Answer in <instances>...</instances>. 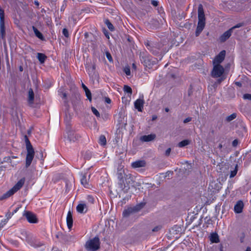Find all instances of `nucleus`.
<instances>
[{
    "label": "nucleus",
    "instance_id": "nucleus-39",
    "mask_svg": "<svg viewBox=\"0 0 251 251\" xmlns=\"http://www.w3.org/2000/svg\"><path fill=\"white\" fill-rule=\"evenodd\" d=\"M192 120V118L191 117H188L186 119H185L183 121L184 123H187L191 121Z\"/></svg>",
    "mask_w": 251,
    "mask_h": 251
},
{
    "label": "nucleus",
    "instance_id": "nucleus-46",
    "mask_svg": "<svg viewBox=\"0 0 251 251\" xmlns=\"http://www.w3.org/2000/svg\"><path fill=\"white\" fill-rule=\"evenodd\" d=\"M156 119H157V116H156V115H153V116H152V121H154V120H155Z\"/></svg>",
    "mask_w": 251,
    "mask_h": 251
},
{
    "label": "nucleus",
    "instance_id": "nucleus-30",
    "mask_svg": "<svg viewBox=\"0 0 251 251\" xmlns=\"http://www.w3.org/2000/svg\"><path fill=\"white\" fill-rule=\"evenodd\" d=\"M124 90L125 92L129 93L130 94H132V89L131 88L127 86V85H125L124 87Z\"/></svg>",
    "mask_w": 251,
    "mask_h": 251
},
{
    "label": "nucleus",
    "instance_id": "nucleus-17",
    "mask_svg": "<svg viewBox=\"0 0 251 251\" xmlns=\"http://www.w3.org/2000/svg\"><path fill=\"white\" fill-rule=\"evenodd\" d=\"M144 100L141 99H137L134 102V106L136 109L139 111H142L143 108Z\"/></svg>",
    "mask_w": 251,
    "mask_h": 251
},
{
    "label": "nucleus",
    "instance_id": "nucleus-35",
    "mask_svg": "<svg viewBox=\"0 0 251 251\" xmlns=\"http://www.w3.org/2000/svg\"><path fill=\"white\" fill-rule=\"evenodd\" d=\"M62 33H63V35H64L66 37H69V32H68V30H67L66 28H64V29H63Z\"/></svg>",
    "mask_w": 251,
    "mask_h": 251
},
{
    "label": "nucleus",
    "instance_id": "nucleus-31",
    "mask_svg": "<svg viewBox=\"0 0 251 251\" xmlns=\"http://www.w3.org/2000/svg\"><path fill=\"white\" fill-rule=\"evenodd\" d=\"M43 245V244L42 243H41L40 242H39L37 240H35L34 243L33 244H32V245L35 248H37V247H41Z\"/></svg>",
    "mask_w": 251,
    "mask_h": 251
},
{
    "label": "nucleus",
    "instance_id": "nucleus-2",
    "mask_svg": "<svg viewBox=\"0 0 251 251\" xmlns=\"http://www.w3.org/2000/svg\"><path fill=\"white\" fill-rule=\"evenodd\" d=\"M25 178H21L11 189H10L1 196L0 200L7 199L13 195L15 192L18 191L22 187L25 183Z\"/></svg>",
    "mask_w": 251,
    "mask_h": 251
},
{
    "label": "nucleus",
    "instance_id": "nucleus-32",
    "mask_svg": "<svg viewBox=\"0 0 251 251\" xmlns=\"http://www.w3.org/2000/svg\"><path fill=\"white\" fill-rule=\"evenodd\" d=\"M92 111L94 115H95L97 117H99L100 116V114L99 111L94 107L91 108Z\"/></svg>",
    "mask_w": 251,
    "mask_h": 251
},
{
    "label": "nucleus",
    "instance_id": "nucleus-51",
    "mask_svg": "<svg viewBox=\"0 0 251 251\" xmlns=\"http://www.w3.org/2000/svg\"><path fill=\"white\" fill-rule=\"evenodd\" d=\"M245 251H251V248L249 247H247Z\"/></svg>",
    "mask_w": 251,
    "mask_h": 251
},
{
    "label": "nucleus",
    "instance_id": "nucleus-25",
    "mask_svg": "<svg viewBox=\"0 0 251 251\" xmlns=\"http://www.w3.org/2000/svg\"><path fill=\"white\" fill-rule=\"evenodd\" d=\"M191 141L189 140H184L178 144V147L182 148L190 144Z\"/></svg>",
    "mask_w": 251,
    "mask_h": 251
},
{
    "label": "nucleus",
    "instance_id": "nucleus-12",
    "mask_svg": "<svg viewBox=\"0 0 251 251\" xmlns=\"http://www.w3.org/2000/svg\"><path fill=\"white\" fill-rule=\"evenodd\" d=\"M88 210L87 205L83 202H81L76 206V210L79 213H85Z\"/></svg>",
    "mask_w": 251,
    "mask_h": 251
},
{
    "label": "nucleus",
    "instance_id": "nucleus-3",
    "mask_svg": "<svg viewBox=\"0 0 251 251\" xmlns=\"http://www.w3.org/2000/svg\"><path fill=\"white\" fill-rule=\"evenodd\" d=\"M26 146L27 154L26 156L25 167L28 168L30 165L33 160L34 156V151L28 139H27L26 142Z\"/></svg>",
    "mask_w": 251,
    "mask_h": 251
},
{
    "label": "nucleus",
    "instance_id": "nucleus-14",
    "mask_svg": "<svg viewBox=\"0 0 251 251\" xmlns=\"http://www.w3.org/2000/svg\"><path fill=\"white\" fill-rule=\"evenodd\" d=\"M232 32V29H229L225 32L220 37V40L221 42H225L228 39L231 35Z\"/></svg>",
    "mask_w": 251,
    "mask_h": 251
},
{
    "label": "nucleus",
    "instance_id": "nucleus-24",
    "mask_svg": "<svg viewBox=\"0 0 251 251\" xmlns=\"http://www.w3.org/2000/svg\"><path fill=\"white\" fill-rule=\"evenodd\" d=\"M32 28L35 35L39 39L43 40L44 38L42 34L35 26H33Z\"/></svg>",
    "mask_w": 251,
    "mask_h": 251
},
{
    "label": "nucleus",
    "instance_id": "nucleus-57",
    "mask_svg": "<svg viewBox=\"0 0 251 251\" xmlns=\"http://www.w3.org/2000/svg\"><path fill=\"white\" fill-rule=\"evenodd\" d=\"M222 80V79H219V82H221Z\"/></svg>",
    "mask_w": 251,
    "mask_h": 251
},
{
    "label": "nucleus",
    "instance_id": "nucleus-54",
    "mask_svg": "<svg viewBox=\"0 0 251 251\" xmlns=\"http://www.w3.org/2000/svg\"><path fill=\"white\" fill-rule=\"evenodd\" d=\"M20 69V71L21 72H22V71H23V67H21V66L20 67V69Z\"/></svg>",
    "mask_w": 251,
    "mask_h": 251
},
{
    "label": "nucleus",
    "instance_id": "nucleus-8",
    "mask_svg": "<svg viewBox=\"0 0 251 251\" xmlns=\"http://www.w3.org/2000/svg\"><path fill=\"white\" fill-rule=\"evenodd\" d=\"M4 10L0 8V33L2 38H3L5 35V27H4Z\"/></svg>",
    "mask_w": 251,
    "mask_h": 251
},
{
    "label": "nucleus",
    "instance_id": "nucleus-26",
    "mask_svg": "<svg viewBox=\"0 0 251 251\" xmlns=\"http://www.w3.org/2000/svg\"><path fill=\"white\" fill-rule=\"evenodd\" d=\"M99 143L102 146L106 145V139L104 135H101L100 136Z\"/></svg>",
    "mask_w": 251,
    "mask_h": 251
},
{
    "label": "nucleus",
    "instance_id": "nucleus-1",
    "mask_svg": "<svg viewBox=\"0 0 251 251\" xmlns=\"http://www.w3.org/2000/svg\"><path fill=\"white\" fill-rule=\"evenodd\" d=\"M205 25V17L202 5L198 7V23L196 31V36H198L202 32Z\"/></svg>",
    "mask_w": 251,
    "mask_h": 251
},
{
    "label": "nucleus",
    "instance_id": "nucleus-22",
    "mask_svg": "<svg viewBox=\"0 0 251 251\" xmlns=\"http://www.w3.org/2000/svg\"><path fill=\"white\" fill-rule=\"evenodd\" d=\"M210 240L212 243H217L219 242V236L216 233H213L211 234Z\"/></svg>",
    "mask_w": 251,
    "mask_h": 251
},
{
    "label": "nucleus",
    "instance_id": "nucleus-50",
    "mask_svg": "<svg viewBox=\"0 0 251 251\" xmlns=\"http://www.w3.org/2000/svg\"><path fill=\"white\" fill-rule=\"evenodd\" d=\"M146 46H147V47H148V49L149 50H150L151 51H152V50L150 48V45H149V43H147Z\"/></svg>",
    "mask_w": 251,
    "mask_h": 251
},
{
    "label": "nucleus",
    "instance_id": "nucleus-49",
    "mask_svg": "<svg viewBox=\"0 0 251 251\" xmlns=\"http://www.w3.org/2000/svg\"><path fill=\"white\" fill-rule=\"evenodd\" d=\"M88 199H89V201L93 202V198L90 196L88 197Z\"/></svg>",
    "mask_w": 251,
    "mask_h": 251
},
{
    "label": "nucleus",
    "instance_id": "nucleus-53",
    "mask_svg": "<svg viewBox=\"0 0 251 251\" xmlns=\"http://www.w3.org/2000/svg\"><path fill=\"white\" fill-rule=\"evenodd\" d=\"M19 208H17L16 209H15L12 213H15L17 212V211L18 210Z\"/></svg>",
    "mask_w": 251,
    "mask_h": 251
},
{
    "label": "nucleus",
    "instance_id": "nucleus-34",
    "mask_svg": "<svg viewBox=\"0 0 251 251\" xmlns=\"http://www.w3.org/2000/svg\"><path fill=\"white\" fill-rule=\"evenodd\" d=\"M105 54H106V56L107 58L108 59V60L110 62H112L113 59H112V57L110 53L109 52H106Z\"/></svg>",
    "mask_w": 251,
    "mask_h": 251
},
{
    "label": "nucleus",
    "instance_id": "nucleus-15",
    "mask_svg": "<svg viewBox=\"0 0 251 251\" xmlns=\"http://www.w3.org/2000/svg\"><path fill=\"white\" fill-rule=\"evenodd\" d=\"M127 174L125 173V170L123 169V167L122 166H120L118 168L117 172V176L119 181L122 178H124V177L127 175Z\"/></svg>",
    "mask_w": 251,
    "mask_h": 251
},
{
    "label": "nucleus",
    "instance_id": "nucleus-37",
    "mask_svg": "<svg viewBox=\"0 0 251 251\" xmlns=\"http://www.w3.org/2000/svg\"><path fill=\"white\" fill-rule=\"evenodd\" d=\"M243 25V23H239V24H238L237 25H235V26L232 27L231 28H230V29H232V31H233V30L234 29H235L236 28H239V27L242 26Z\"/></svg>",
    "mask_w": 251,
    "mask_h": 251
},
{
    "label": "nucleus",
    "instance_id": "nucleus-18",
    "mask_svg": "<svg viewBox=\"0 0 251 251\" xmlns=\"http://www.w3.org/2000/svg\"><path fill=\"white\" fill-rule=\"evenodd\" d=\"M146 165V162L144 160H138L131 163V166L133 168H137L144 167Z\"/></svg>",
    "mask_w": 251,
    "mask_h": 251
},
{
    "label": "nucleus",
    "instance_id": "nucleus-9",
    "mask_svg": "<svg viewBox=\"0 0 251 251\" xmlns=\"http://www.w3.org/2000/svg\"><path fill=\"white\" fill-rule=\"evenodd\" d=\"M23 215L30 223L34 224L38 222V219L36 218V215L30 211H25Z\"/></svg>",
    "mask_w": 251,
    "mask_h": 251
},
{
    "label": "nucleus",
    "instance_id": "nucleus-10",
    "mask_svg": "<svg viewBox=\"0 0 251 251\" xmlns=\"http://www.w3.org/2000/svg\"><path fill=\"white\" fill-rule=\"evenodd\" d=\"M226 55V51H221L217 56H215L213 60V65H220L225 59Z\"/></svg>",
    "mask_w": 251,
    "mask_h": 251
},
{
    "label": "nucleus",
    "instance_id": "nucleus-27",
    "mask_svg": "<svg viewBox=\"0 0 251 251\" xmlns=\"http://www.w3.org/2000/svg\"><path fill=\"white\" fill-rule=\"evenodd\" d=\"M105 24L107 25V27L111 31H113L114 29V26L108 20H105Z\"/></svg>",
    "mask_w": 251,
    "mask_h": 251
},
{
    "label": "nucleus",
    "instance_id": "nucleus-23",
    "mask_svg": "<svg viewBox=\"0 0 251 251\" xmlns=\"http://www.w3.org/2000/svg\"><path fill=\"white\" fill-rule=\"evenodd\" d=\"M37 57L41 64L44 63L47 59V56L42 53H38Z\"/></svg>",
    "mask_w": 251,
    "mask_h": 251
},
{
    "label": "nucleus",
    "instance_id": "nucleus-55",
    "mask_svg": "<svg viewBox=\"0 0 251 251\" xmlns=\"http://www.w3.org/2000/svg\"><path fill=\"white\" fill-rule=\"evenodd\" d=\"M169 111V108H165V111H166V112H168Z\"/></svg>",
    "mask_w": 251,
    "mask_h": 251
},
{
    "label": "nucleus",
    "instance_id": "nucleus-29",
    "mask_svg": "<svg viewBox=\"0 0 251 251\" xmlns=\"http://www.w3.org/2000/svg\"><path fill=\"white\" fill-rule=\"evenodd\" d=\"M236 117V113H233L231 114L230 115L227 116L226 118V120L228 122H230L235 119Z\"/></svg>",
    "mask_w": 251,
    "mask_h": 251
},
{
    "label": "nucleus",
    "instance_id": "nucleus-16",
    "mask_svg": "<svg viewBox=\"0 0 251 251\" xmlns=\"http://www.w3.org/2000/svg\"><path fill=\"white\" fill-rule=\"evenodd\" d=\"M66 220L67 226L69 229H71L73 226V220L72 214L70 211L68 212Z\"/></svg>",
    "mask_w": 251,
    "mask_h": 251
},
{
    "label": "nucleus",
    "instance_id": "nucleus-47",
    "mask_svg": "<svg viewBox=\"0 0 251 251\" xmlns=\"http://www.w3.org/2000/svg\"><path fill=\"white\" fill-rule=\"evenodd\" d=\"M235 84H236V85H237V86H238L239 87L241 86V83L240 82H236Z\"/></svg>",
    "mask_w": 251,
    "mask_h": 251
},
{
    "label": "nucleus",
    "instance_id": "nucleus-13",
    "mask_svg": "<svg viewBox=\"0 0 251 251\" xmlns=\"http://www.w3.org/2000/svg\"><path fill=\"white\" fill-rule=\"evenodd\" d=\"M244 203L242 201H239L237 202L234 207V212L236 213H240L242 212Z\"/></svg>",
    "mask_w": 251,
    "mask_h": 251
},
{
    "label": "nucleus",
    "instance_id": "nucleus-48",
    "mask_svg": "<svg viewBox=\"0 0 251 251\" xmlns=\"http://www.w3.org/2000/svg\"><path fill=\"white\" fill-rule=\"evenodd\" d=\"M132 68L134 69V70L136 69V65L134 63L132 64Z\"/></svg>",
    "mask_w": 251,
    "mask_h": 251
},
{
    "label": "nucleus",
    "instance_id": "nucleus-19",
    "mask_svg": "<svg viewBox=\"0 0 251 251\" xmlns=\"http://www.w3.org/2000/svg\"><path fill=\"white\" fill-rule=\"evenodd\" d=\"M156 136L155 134H151L148 135H144L141 137V140L144 142H149L154 140Z\"/></svg>",
    "mask_w": 251,
    "mask_h": 251
},
{
    "label": "nucleus",
    "instance_id": "nucleus-40",
    "mask_svg": "<svg viewBox=\"0 0 251 251\" xmlns=\"http://www.w3.org/2000/svg\"><path fill=\"white\" fill-rule=\"evenodd\" d=\"M171 151V149L168 148L165 151V155L166 156H169L170 154Z\"/></svg>",
    "mask_w": 251,
    "mask_h": 251
},
{
    "label": "nucleus",
    "instance_id": "nucleus-41",
    "mask_svg": "<svg viewBox=\"0 0 251 251\" xmlns=\"http://www.w3.org/2000/svg\"><path fill=\"white\" fill-rule=\"evenodd\" d=\"M161 228V226H157L155 227H154L153 229H152V231H157L159 229H160Z\"/></svg>",
    "mask_w": 251,
    "mask_h": 251
},
{
    "label": "nucleus",
    "instance_id": "nucleus-44",
    "mask_svg": "<svg viewBox=\"0 0 251 251\" xmlns=\"http://www.w3.org/2000/svg\"><path fill=\"white\" fill-rule=\"evenodd\" d=\"M105 101L107 103H111V100L109 98H105Z\"/></svg>",
    "mask_w": 251,
    "mask_h": 251
},
{
    "label": "nucleus",
    "instance_id": "nucleus-21",
    "mask_svg": "<svg viewBox=\"0 0 251 251\" xmlns=\"http://www.w3.org/2000/svg\"><path fill=\"white\" fill-rule=\"evenodd\" d=\"M34 93L32 89H30L28 91V101L30 104H33L34 100Z\"/></svg>",
    "mask_w": 251,
    "mask_h": 251
},
{
    "label": "nucleus",
    "instance_id": "nucleus-45",
    "mask_svg": "<svg viewBox=\"0 0 251 251\" xmlns=\"http://www.w3.org/2000/svg\"><path fill=\"white\" fill-rule=\"evenodd\" d=\"M238 144V141L237 140H234L232 142V145L233 146H236Z\"/></svg>",
    "mask_w": 251,
    "mask_h": 251
},
{
    "label": "nucleus",
    "instance_id": "nucleus-42",
    "mask_svg": "<svg viewBox=\"0 0 251 251\" xmlns=\"http://www.w3.org/2000/svg\"><path fill=\"white\" fill-rule=\"evenodd\" d=\"M60 97L63 99H66L67 97L66 94L65 93L62 92L61 94H60Z\"/></svg>",
    "mask_w": 251,
    "mask_h": 251
},
{
    "label": "nucleus",
    "instance_id": "nucleus-5",
    "mask_svg": "<svg viewBox=\"0 0 251 251\" xmlns=\"http://www.w3.org/2000/svg\"><path fill=\"white\" fill-rule=\"evenodd\" d=\"M133 182V178L132 175L130 174H127L124 177V178L121 179L119 181V184L121 189L129 188V185Z\"/></svg>",
    "mask_w": 251,
    "mask_h": 251
},
{
    "label": "nucleus",
    "instance_id": "nucleus-56",
    "mask_svg": "<svg viewBox=\"0 0 251 251\" xmlns=\"http://www.w3.org/2000/svg\"><path fill=\"white\" fill-rule=\"evenodd\" d=\"M35 3L37 4V5H38V3L37 2H36V1H35Z\"/></svg>",
    "mask_w": 251,
    "mask_h": 251
},
{
    "label": "nucleus",
    "instance_id": "nucleus-7",
    "mask_svg": "<svg viewBox=\"0 0 251 251\" xmlns=\"http://www.w3.org/2000/svg\"><path fill=\"white\" fill-rule=\"evenodd\" d=\"M224 72V68L221 65H213L211 75L213 77H220Z\"/></svg>",
    "mask_w": 251,
    "mask_h": 251
},
{
    "label": "nucleus",
    "instance_id": "nucleus-33",
    "mask_svg": "<svg viewBox=\"0 0 251 251\" xmlns=\"http://www.w3.org/2000/svg\"><path fill=\"white\" fill-rule=\"evenodd\" d=\"M124 72L127 75H130V70L128 66L126 67L125 68Z\"/></svg>",
    "mask_w": 251,
    "mask_h": 251
},
{
    "label": "nucleus",
    "instance_id": "nucleus-11",
    "mask_svg": "<svg viewBox=\"0 0 251 251\" xmlns=\"http://www.w3.org/2000/svg\"><path fill=\"white\" fill-rule=\"evenodd\" d=\"M90 175H87V173H81L80 175V181L81 183L86 188H88L89 180L90 178Z\"/></svg>",
    "mask_w": 251,
    "mask_h": 251
},
{
    "label": "nucleus",
    "instance_id": "nucleus-52",
    "mask_svg": "<svg viewBox=\"0 0 251 251\" xmlns=\"http://www.w3.org/2000/svg\"><path fill=\"white\" fill-rule=\"evenodd\" d=\"M223 147V145L222 144H219V146H218V148L220 149H221Z\"/></svg>",
    "mask_w": 251,
    "mask_h": 251
},
{
    "label": "nucleus",
    "instance_id": "nucleus-36",
    "mask_svg": "<svg viewBox=\"0 0 251 251\" xmlns=\"http://www.w3.org/2000/svg\"><path fill=\"white\" fill-rule=\"evenodd\" d=\"M243 99L245 100H251V94H246L243 96Z\"/></svg>",
    "mask_w": 251,
    "mask_h": 251
},
{
    "label": "nucleus",
    "instance_id": "nucleus-6",
    "mask_svg": "<svg viewBox=\"0 0 251 251\" xmlns=\"http://www.w3.org/2000/svg\"><path fill=\"white\" fill-rule=\"evenodd\" d=\"M143 207V205L140 204L133 207H128L125 209L123 212L124 217H128L131 214L139 211Z\"/></svg>",
    "mask_w": 251,
    "mask_h": 251
},
{
    "label": "nucleus",
    "instance_id": "nucleus-38",
    "mask_svg": "<svg viewBox=\"0 0 251 251\" xmlns=\"http://www.w3.org/2000/svg\"><path fill=\"white\" fill-rule=\"evenodd\" d=\"M14 214V213H10V212H8L6 214V217L7 218V219H9L10 218H11V217L12 216V215Z\"/></svg>",
    "mask_w": 251,
    "mask_h": 251
},
{
    "label": "nucleus",
    "instance_id": "nucleus-28",
    "mask_svg": "<svg viewBox=\"0 0 251 251\" xmlns=\"http://www.w3.org/2000/svg\"><path fill=\"white\" fill-rule=\"evenodd\" d=\"M237 173V165H236L233 170L230 171V177L232 178L235 176Z\"/></svg>",
    "mask_w": 251,
    "mask_h": 251
},
{
    "label": "nucleus",
    "instance_id": "nucleus-4",
    "mask_svg": "<svg viewBox=\"0 0 251 251\" xmlns=\"http://www.w3.org/2000/svg\"><path fill=\"white\" fill-rule=\"evenodd\" d=\"M85 247L88 251H95L100 248V240L98 237H95L92 239L88 241L85 245Z\"/></svg>",
    "mask_w": 251,
    "mask_h": 251
},
{
    "label": "nucleus",
    "instance_id": "nucleus-20",
    "mask_svg": "<svg viewBox=\"0 0 251 251\" xmlns=\"http://www.w3.org/2000/svg\"><path fill=\"white\" fill-rule=\"evenodd\" d=\"M82 88L85 92V95L88 98V99L91 101L92 97H91V93L89 89L83 84H82Z\"/></svg>",
    "mask_w": 251,
    "mask_h": 251
},
{
    "label": "nucleus",
    "instance_id": "nucleus-43",
    "mask_svg": "<svg viewBox=\"0 0 251 251\" xmlns=\"http://www.w3.org/2000/svg\"><path fill=\"white\" fill-rule=\"evenodd\" d=\"M151 4L154 6H157L158 5V2L156 0H152L151 1Z\"/></svg>",
    "mask_w": 251,
    "mask_h": 251
}]
</instances>
